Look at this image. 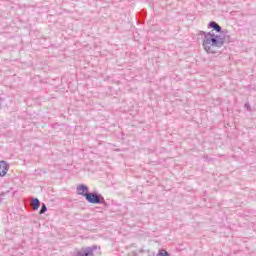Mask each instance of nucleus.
<instances>
[{
	"label": "nucleus",
	"mask_w": 256,
	"mask_h": 256,
	"mask_svg": "<svg viewBox=\"0 0 256 256\" xmlns=\"http://www.w3.org/2000/svg\"><path fill=\"white\" fill-rule=\"evenodd\" d=\"M200 35H204L202 45L205 51H207L208 53H211L212 55L219 53L218 49H221V47L225 45V42L229 41L228 35H224V36L216 35L215 32L213 31H210V32L200 31Z\"/></svg>",
	"instance_id": "obj_1"
},
{
	"label": "nucleus",
	"mask_w": 256,
	"mask_h": 256,
	"mask_svg": "<svg viewBox=\"0 0 256 256\" xmlns=\"http://www.w3.org/2000/svg\"><path fill=\"white\" fill-rule=\"evenodd\" d=\"M82 197H85L88 203H92L93 205H105L107 207V202L103 195L97 192H89V193H79Z\"/></svg>",
	"instance_id": "obj_2"
},
{
	"label": "nucleus",
	"mask_w": 256,
	"mask_h": 256,
	"mask_svg": "<svg viewBox=\"0 0 256 256\" xmlns=\"http://www.w3.org/2000/svg\"><path fill=\"white\" fill-rule=\"evenodd\" d=\"M97 245L82 248V251H78L76 256H93L94 251H97Z\"/></svg>",
	"instance_id": "obj_3"
},
{
	"label": "nucleus",
	"mask_w": 256,
	"mask_h": 256,
	"mask_svg": "<svg viewBox=\"0 0 256 256\" xmlns=\"http://www.w3.org/2000/svg\"><path fill=\"white\" fill-rule=\"evenodd\" d=\"M9 171V165L5 161H0V177H5Z\"/></svg>",
	"instance_id": "obj_4"
},
{
	"label": "nucleus",
	"mask_w": 256,
	"mask_h": 256,
	"mask_svg": "<svg viewBox=\"0 0 256 256\" xmlns=\"http://www.w3.org/2000/svg\"><path fill=\"white\" fill-rule=\"evenodd\" d=\"M208 28L213 29V31H216V33H221V31H222V28L215 21H211L208 24Z\"/></svg>",
	"instance_id": "obj_5"
},
{
	"label": "nucleus",
	"mask_w": 256,
	"mask_h": 256,
	"mask_svg": "<svg viewBox=\"0 0 256 256\" xmlns=\"http://www.w3.org/2000/svg\"><path fill=\"white\" fill-rule=\"evenodd\" d=\"M32 209L33 211H37L39 207H41V201H39V198H33L31 201Z\"/></svg>",
	"instance_id": "obj_6"
},
{
	"label": "nucleus",
	"mask_w": 256,
	"mask_h": 256,
	"mask_svg": "<svg viewBox=\"0 0 256 256\" xmlns=\"http://www.w3.org/2000/svg\"><path fill=\"white\" fill-rule=\"evenodd\" d=\"M76 191L79 193H89V187H87V185L85 184H80L77 186Z\"/></svg>",
	"instance_id": "obj_7"
},
{
	"label": "nucleus",
	"mask_w": 256,
	"mask_h": 256,
	"mask_svg": "<svg viewBox=\"0 0 256 256\" xmlns=\"http://www.w3.org/2000/svg\"><path fill=\"white\" fill-rule=\"evenodd\" d=\"M45 213H47V205L42 204L39 214L43 215Z\"/></svg>",
	"instance_id": "obj_8"
},
{
	"label": "nucleus",
	"mask_w": 256,
	"mask_h": 256,
	"mask_svg": "<svg viewBox=\"0 0 256 256\" xmlns=\"http://www.w3.org/2000/svg\"><path fill=\"white\" fill-rule=\"evenodd\" d=\"M157 256H169V252L165 250H160Z\"/></svg>",
	"instance_id": "obj_9"
},
{
	"label": "nucleus",
	"mask_w": 256,
	"mask_h": 256,
	"mask_svg": "<svg viewBox=\"0 0 256 256\" xmlns=\"http://www.w3.org/2000/svg\"><path fill=\"white\" fill-rule=\"evenodd\" d=\"M244 107L248 110L251 111V105L249 103H245Z\"/></svg>",
	"instance_id": "obj_10"
},
{
	"label": "nucleus",
	"mask_w": 256,
	"mask_h": 256,
	"mask_svg": "<svg viewBox=\"0 0 256 256\" xmlns=\"http://www.w3.org/2000/svg\"><path fill=\"white\" fill-rule=\"evenodd\" d=\"M3 98H0V109H2Z\"/></svg>",
	"instance_id": "obj_11"
},
{
	"label": "nucleus",
	"mask_w": 256,
	"mask_h": 256,
	"mask_svg": "<svg viewBox=\"0 0 256 256\" xmlns=\"http://www.w3.org/2000/svg\"><path fill=\"white\" fill-rule=\"evenodd\" d=\"M0 197H1V198L5 197V192H2V193L0 194Z\"/></svg>",
	"instance_id": "obj_12"
}]
</instances>
